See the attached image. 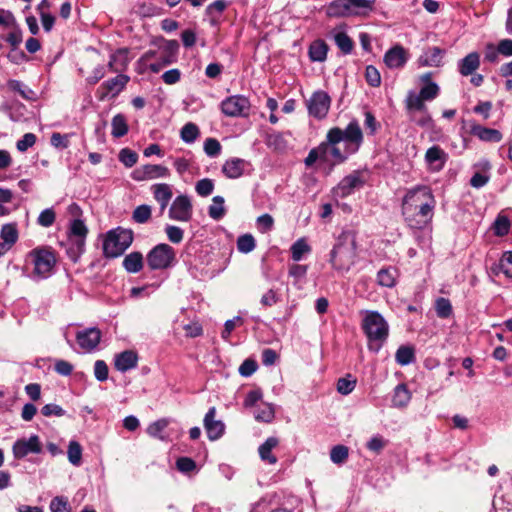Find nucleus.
I'll return each mask as SVG.
<instances>
[{"mask_svg":"<svg viewBox=\"0 0 512 512\" xmlns=\"http://www.w3.org/2000/svg\"><path fill=\"white\" fill-rule=\"evenodd\" d=\"M331 461L335 464H341L348 458V448L344 445H337L331 449Z\"/></svg>","mask_w":512,"mask_h":512,"instance_id":"50","label":"nucleus"},{"mask_svg":"<svg viewBox=\"0 0 512 512\" xmlns=\"http://www.w3.org/2000/svg\"><path fill=\"white\" fill-rule=\"evenodd\" d=\"M221 145L218 140L214 138L206 139L204 143V151L208 156L214 157L220 153Z\"/></svg>","mask_w":512,"mask_h":512,"instance_id":"61","label":"nucleus"},{"mask_svg":"<svg viewBox=\"0 0 512 512\" xmlns=\"http://www.w3.org/2000/svg\"><path fill=\"white\" fill-rule=\"evenodd\" d=\"M436 313L440 318H447L452 313V306L448 299L439 298L436 301Z\"/></svg>","mask_w":512,"mask_h":512,"instance_id":"54","label":"nucleus"},{"mask_svg":"<svg viewBox=\"0 0 512 512\" xmlns=\"http://www.w3.org/2000/svg\"><path fill=\"white\" fill-rule=\"evenodd\" d=\"M130 60L129 50L127 48H121L110 56L108 67L112 72H123L127 69Z\"/></svg>","mask_w":512,"mask_h":512,"instance_id":"20","label":"nucleus"},{"mask_svg":"<svg viewBox=\"0 0 512 512\" xmlns=\"http://www.w3.org/2000/svg\"><path fill=\"white\" fill-rule=\"evenodd\" d=\"M311 251L310 246L304 238L298 239L291 247L292 259L300 261L304 254Z\"/></svg>","mask_w":512,"mask_h":512,"instance_id":"40","label":"nucleus"},{"mask_svg":"<svg viewBox=\"0 0 512 512\" xmlns=\"http://www.w3.org/2000/svg\"><path fill=\"white\" fill-rule=\"evenodd\" d=\"M356 259V237L350 231L340 234L338 242L331 252L332 266L341 271H348Z\"/></svg>","mask_w":512,"mask_h":512,"instance_id":"2","label":"nucleus"},{"mask_svg":"<svg viewBox=\"0 0 512 512\" xmlns=\"http://www.w3.org/2000/svg\"><path fill=\"white\" fill-rule=\"evenodd\" d=\"M405 106L408 112L419 111L425 113L427 111L425 100L420 97L419 93L414 91L408 92L405 99Z\"/></svg>","mask_w":512,"mask_h":512,"instance_id":"32","label":"nucleus"},{"mask_svg":"<svg viewBox=\"0 0 512 512\" xmlns=\"http://www.w3.org/2000/svg\"><path fill=\"white\" fill-rule=\"evenodd\" d=\"M36 142V136L33 133H26L20 140L17 141V149L21 152L26 151L32 147Z\"/></svg>","mask_w":512,"mask_h":512,"instance_id":"63","label":"nucleus"},{"mask_svg":"<svg viewBox=\"0 0 512 512\" xmlns=\"http://www.w3.org/2000/svg\"><path fill=\"white\" fill-rule=\"evenodd\" d=\"M78 345L85 351H91L97 347L101 340V331L97 328H88L79 331L76 335Z\"/></svg>","mask_w":512,"mask_h":512,"instance_id":"17","label":"nucleus"},{"mask_svg":"<svg viewBox=\"0 0 512 512\" xmlns=\"http://www.w3.org/2000/svg\"><path fill=\"white\" fill-rule=\"evenodd\" d=\"M397 271L394 268H383L377 274V282L383 287L391 288L396 283Z\"/></svg>","mask_w":512,"mask_h":512,"instance_id":"36","label":"nucleus"},{"mask_svg":"<svg viewBox=\"0 0 512 512\" xmlns=\"http://www.w3.org/2000/svg\"><path fill=\"white\" fill-rule=\"evenodd\" d=\"M256 222H257L258 229L262 233H266V232L270 231L274 225V219L269 214H263V215L259 216L257 218Z\"/></svg>","mask_w":512,"mask_h":512,"instance_id":"60","label":"nucleus"},{"mask_svg":"<svg viewBox=\"0 0 512 512\" xmlns=\"http://www.w3.org/2000/svg\"><path fill=\"white\" fill-rule=\"evenodd\" d=\"M425 161L432 171H440L446 162V153L439 146H432L426 151Z\"/></svg>","mask_w":512,"mask_h":512,"instance_id":"21","label":"nucleus"},{"mask_svg":"<svg viewBox=\"0 0 512 512\" xmlns=\"http://www.w3.org/2000/svg\"><path fill=\"white\" fill-rule=\"evenodd\" d=\"M161 50L162 56L160 59L163 61V65H170L177 59L179 44L176 40H167L161 46Z\"/></svg>","mask_w":512,"mask_h":512,"instance_id":"31","label":"nucleus"},{"mask_svg":"<svg viewBox=\"0 0 512 512\" xmlns=\"http://www.w3.org/2000/svg\"><path fill=\"white\" fill-rule=\"evenodd\" d=\"M29 258L34 266L33 275L35 277L45 279L52 274L56 258L51 250L46 248L34 249L29 253Z\"/></svg>","mask_w":512,"mask_h":512,"instance_id":"7","label":"nucleus"},{"mask_svg":"<svg viewBox=\"0 0 512 512\" xmlns=\"http://www.w3.org/2000/svg\"><path fill=\"white\" fill-rule=\"evenodd\" d=\"M322 160L333 161L334 163H340L346 159V154L342 153L337 144L331 143L327 140L326 143L321 144Z\"/></svg>","mask_w":512,"mask_h":512,"instance_id":"27","label":"nucleus"},{"mask_svg":"<svg viewBox=\"0 0 512 512\" xmlns=\"http://www.w3.org/2000/svg\"><path fill=\"white\" fill-rule=\"evenodd\" d=\"M129 82V77L124 74H119L116 77L105 81L97 90V97L100 101L105 100L109 96H117Z\"/></svg>","mask_w":512,"mask_h":512,"instance_id":"13","label":"nucleus"},{"mask_svg":"<svg viewBox=\"0 0 512 512\" xmlns=\"http://www.w3.org/2000/svg\"><path fill=\"white\" fill-rule=\"evenodd\" d=\"M55 218V212L51 208H47L40 213L37 222L40 226L50 227L54 223Z\"/></svg>","mask_w":512,"mask_h":512,"instance_id":"57","label":"nucleus"},{"mask_svg":"<svg viewBox=\"0 0 512 512\" xmlns=\"http://www.w3.org/2000/svg\"><path fill=\"white\" fill-rule=\"evenodd\" d=\"M213 189L214 183L211 179L208 178L199 180L195 186L196 192L202 197L209 196L213 192Z\"/></svg>","mask_w":512,"mask_h":512,"instance_id":"53","label":"nucleus"},{"mask_svg":"<svg viewBox=\"0 0 512 512\" xmlns=\"http://www.w3.org/2000/svg\"><path fill=\"white\" fill-rule=\"evenodd\" d=\"M479 66L480 55L477 52H471L460 61L459 72L463 76L472 75Z\"/></svg>","mask_w":512,"mask_h":512,"instance_id":"30","label":"nucleus"},{"mask_svg":"<svg viewBox=\"0 0 512 512\" xmlns=\"http://www.w3.org/2000/svg\"><path fill=\"white\" fill-rule=\"evenodd\" d=\"M123 267L129 273H137L143 268V256L140 252H132L123 260Z\"/></svg>","mask_w":512,"mask_h":512,"instance_id":"33","label":"nucleus"},{"mask_svg":"<svg viewBox=\"0 0 512 512\" xmlns=\"http://www.w3.org/2000/svg\"><path fill=\"white\" fill-rule=\"evenodd\" d=\"M138 356L132 350L123 351L115 356L114 365L120 372H126L137 366Z\"/></svg>","mask_w":512,"mask_h":512,"instance_id":"23","label":"nucleus"},{"mask_svg":"<svg viewBox=\"0 0 512 512\" xmlns=\"http://www.w3.org/2000/svg\"><path fill=\"white\" fill-rule=\"evenodd\" d=\"M244 320L240 316H236L233 319L227 320L224 324V330L222 332V338L228 340L231 332L236 326L242 325Z\"/></svg>","mask_w":512,"mask_h":512,"instance_id":"58","label":"nucleus"},{"mask_svg":"<svg viewBox=\"0 0 512 512\" xmlns=\"http://www.w3.org/2000/svg\"><path fill=\"white\" fill-rule=\"evenodd\" d=\"M256 244L251 234H244L237 240V248L242 253H249L254 250Z\"/></svg>","mask_w":512,"mask_h":512,"instance_id":"47","label":"nucleus"},{"mask_svg":"<svg viewBox=\"0 0 512 512\" xmlns=\"http://www.w3.org/2000/svg\"><path fill=\"white\" fill-rule=\"evenodd\" d=\"M490 272L495 276L503 273L507 278H512V251L505 252L499 262L490 267Z\"/></svg>","mask_w":512,"mask_h":512,"instance_id":"28","label":"nucleus"},{"mask_svg":"<svg viewBox=\"0 0 512 512\" xmlns=\"http://www.w3.org/2000/svg\"><path fill=\"white\" fill-rule=\"evenodd\" d=\"M224 198L222 196H215L212 199V204L209 206V216L214 220H220L225 215Z\"/></svg>","mask_w":512,"mask_h":512,"instance_id":"37","label":"nucleus"},{"mask_svg":"<svg viewBox=\"0 0 512 512\" xmlns=\"http://www.w3.org/2000/svg\"><path fill=\"white\" fill-rule=\"evenodd\" d=\"M94 375L98 381H105L108 378V366L103 360H97L94 365Z\"/></svg>","mask_w":512,"mask_h":512,"instance_id":"62","label":"nucleus"},{"mask_svg":"<svg viewBox=\"0 0 512 512\" xmlns=\"http://www.w3.org/2000/svg\"><path fill=\"white\" fill-rule=\"evenodd\" d=\"M133 220L137 223H145L151 217V207L149 205H140L133 212Z\"/></svg>","mask_w":512,"mask_h":512,"instance_id":"52","label":"nucleus"},{"mask_svg":"<svg viewBox=\"0 0 512 512\" xmlns=\"http://www.w3.org/2000/svg\"><path fill=\"white\" fill-rule=\"evenodd\" d=\"M435 199L427 186H417L407 191L402 201V214L414 229L425 227L432 219Z\"/></svg>","mask_w":512,"mask_h":512,"instance_id":"1","label":"nucleus"},{"mask_svg":"<svg viewBox=\"0 0 512 512\" xmlns=\"http://www.w3.org/2000/svg\"><path fill=\"white\" fill-rule=\"evenodd\" d=\"M165 232L169 241L174 244H178L183 240L184 232L177 226L168 225Z\"/></svg>","mask_w":512,"mask_h":512,"instance_id":"56","label":"nucleus"},{"mask_svg":"<svg viewBox=\"0 0 512 512\" xmlns=\"http://www.w3.org/2000/svg\"><path fill=\"white\" fill-rule=\"evenodd\" d=\"M327 140L334 144L344 141L348 145H354L350 152H355L362 143L363 135L359 124L356 121H352L345 130L337 127L330 129L327 134Z\"/></svg>","mask_w":512,"mask_h":512,"instance_id":"6","label":"nucleus"},{"mask_svg":"<svg viewBox=\"0 0 512 512\" xmlns=\"http://www.w3.org/2000/svg\"><path fill=\"white\" fill-rule=\"evenodd\" d=\"M328 46L323 40L314 41L309 48V56L312 61L322 62L327 57Z\"/></svg>","mask_w":512,"mask_h":512,"instance_id":"35","label":"nucleus"},{"mask_svg":"<svg viewBox=\"0 0 512 512\" xmlns=\"http://www.w3.org/2000/svg\"><path fill=\"white\" fill-rule=\"evenodd\" d=\"M169 217L172 220L187 222L192 217V204L188 196H177L169 209Z\"/></svg>","mask_w":512,"mask_h":512,"instance_id":"11","label":"nucleus"},{"mask_svg":"<svg viewBox=\"0 0 512 512\" xmlns=\"http://www.w3.org/2000/svg\"><path fill=\"white\" fill-rule=\"evenodd\" d=\"M335 43L339 47V49L348 54L353 49V42L351 38L344 32H339L334 36Z\"/></svg>","mask_w":512,"mask_h":512,"instance_id":"46","label":"nucleus"},{"mask_svg":"<svg viewBox=\"0 0 512 512\" xmlns=\"http://www.w3.org/2000/svg\"><path fill=\"white\" fill-rule=\"evenodd\" d=\"M1 238L4 243L8 244V246H12L18 238V233L15 225L6 224L1 229Z\"/></svg>","mask_w":512,"mask_h":512,"instance_id":"45","label":"nucleus"},{"mask_svg":"<svg viewBox=\"0 0 512 512\" xmlns=\"http://www.w3.org/2000/svg\"><path fill=\"white\" fill-rule=\"evenodd\" d=\"M248 166V163L241 158L228 159L222 166L223 174L230 179L241 177Z\"/></svg>","mask_w":512,"mask_h":512,"instance_id":"22","label":"nucleus"},{"mask_svg":"<svg viewBox=\"0 0 512 512\" xmlns=\"http://www.w3.org/2000/svg\"><path fill=\"white\" fill-rule=\"evenodd\" d=\"M395 358L398 364L408 365L414 360V350L409 346H401L398 348Z\"/></svg>","mask_w":512,"mask_h":512,"instance_id":"42","label":"nucleus"},{"mask_svg":"<svg viewBox=\"0 0 512 512\" xmlns=\"http://www.w3.org/2000/svg\"><path fill=\"white\" fill-rule=\"evenodd\" d=\"M52 512H69V506L66 500L60 497H55L50 503Z\"/></svg>","mask_w":512,"mask_h":512,"instance_id":"64","label":"nucleus"},{"mask_svg":"<svg viewBox=\"0 0 512 512\" xmlns=\"http://www.w3.org/2000/svg\"><path fill=\"white\" fill-rule=\"evenodd\" d=\"M439 92L440 88L436 83H428L420 89L419 94L425 101H432L439 95Z\"/></svg>","mask_w":512,"mask_h":512,"instance_id":"49","label":"nucleus"},{"mask_svg":"<svg viewBox=\"0 0 512 512\" xmlns=\"http://www.w3.org/2000/svg\"><path fill=\"white\" fill-rule=\"evenodd\" d=\"M411 400V394L406 385H397L394 389L392 403L394 407L403 408L408 405Z\"/></svg>","mask_w":512,"mask_h":512,"instance_id":"34","label":"nucleus"},{"mask_svg":"<svg viewBox=\"0 0 512 512\" xmlns=\"http://www.w3.org/2000/svg\"><path fill=\"white\" fill-rule=\"evenodd\" d=\"M362 328L369 340V349L378 352L388 337V323L378 312L368 311L363 319Z\"/></svg>","mask_w":512,"mask_h":512,"instance_id":"3","label":"nucleus"},{"mask_svg":"<svg viewBox=\"0 0 512 512\" xmlns=\"http://www.w3.org/2000/svg\"><path fill=\"white\" fill-rule=\"evenodd\" d=\"M67 457L72 465L80 466L82 462V447L77 441L69 442Z\"/></svg>","mask_w":512,"mask_h":512,"instance_id":"39","label":"nucleus"},{"mask_svg":"<svg viewBox=\"0 0 512 512\" xmlns=\"http://www.w3.org/2000/svg\"><path fill=\"white\" fill-rule=\"evenodd\" d=\"M470 133L484 142L497 143L502 140V134L499 130L486 128L475 123L471 125Z\"/></svg>","mask_w":512,"mask_h":512,"instance_id":"24","label":"nucleus"},{"mask_svg":"<svg viewBox=\"0 0 512 512\" xmlns=\"http://www.w3.org/2000/svg\"><path fill=\"white\" fill-rule=\"evenodd\" d=\"M69 231L71 237H76L75 245L79 253H82L84 249L85 238L88 233L86 225L80 219H73V221L70 223Z\"/></svg>","mask_w":512,"mask_h":512,"instance_id":"25","label":"nucleus"},{"mask_svg":"<svg viewBox=\"0 0 512 512\" xmlns=\"http://www.w3.org/2000/svg\"><path fill=\"white\" fill-rule=\"evenodd\" d=\"M356 386V379L351 375L340 378L337 382V391L342 395L350 394Z\"/></svg>","mask_w":512,"mask_h":512,"instance_id":"44","label":"nucleus"},{"mask_svg":"<svg viewBox=\"0 0 512 512\" xmlns=\"http://www.w3.org/2000/svg\"><path fill=\"white\" fill-rule=\"evenodd\" d=\"M387 445V440L380 435L373 436L366 444L368 450L380 453Z\"/></svg>","mask_w":512,"mask_h":512,"instance_id":"55","label":"nucleus"},{"mask_svg":"<svg viewBox=\"0 0 512 512\" xmlns=\"http://www.w3.org/2000/svg\"><path fill=\"white\" fill-rule=\"evenodd\" d=\"M279 444V439L276 437H269L266 441L260 445L258 452L262 461H265L271 465L277 463V458L272 454V450Z\"/></svg>","mask_w":512,"mask_h":512,"instance_id":"29","label":"nucleus"},{"mask_svg":"<svg viewBox=\"0 0 512 512\" xmlns=\"http://www.w3.org/2000/svg\"><path fill=\"white\" fill-rule=\"evenodd\" d=\"M376 0H334L326 8L331 18L367 16L373 11Z\"/></svg>","mask_w":512,"mask_h":512,"instance_id":"4","label":"nucleus"},{"mask_svg":"<svg viewBox=\"0 0 512 512\" xmlns=\"http://www.w3.org/2000/svg\"><path fill=\"white\" fill-rule=\"evenodd\" d=\"M365 77L368 84L372 87H378L381 83L380 73L374 66H367Z\"/></svg>","mask_w":512,"mask_h":512,"instance_id":"59","label":"nucleus"},{"mask_svg":"<svg viewBox=\"0 0 512 512\" xmlns=\"http://www.w3.org/2000/svg\"><path fill=\"white\" fill-rule=\"evenodd\" d=\"M112 131L111 134L116 137L120 138L127 134L128 132V125L126 122L125 117L122 114H117L112 119Z\"/></svg>","mask_w":512,"mask_h":512,"instance_id":"38","label":"nucleus"},{"mask_svg":"<svg viewBox=\"0 0 512 512\" xmlns=\"http://www.w3.org/2000/svg\"><path fill=\"white\" fill-rule=\"evenodd\" d=\"M170 175L167 167L158 164H146L133 170L131 176L135 181L166 178Z\"/></svg>","mask_w":512,"mask_h":512,"instance_id":"12","label":"nucleus"},{"mask_svg":"<svg viewBox=\"0 0 512 512\" xmlns=\"http://www.w3.org/2000/svg\"><path fill=\"white\" fill-rule=\"evenodd\" d=\"M493 228H494V232L497 236L506 235L509 232V228H510V221H509L508 217L501 215V214L498 215V217L496 218V220L494 222Z\"/></svg>","mask_w":512,"mask_h":512,"instance_id":"51","label":"nucleus"},{"mask_svg":"<svg viewBox=\"0 0 512 512\" xmlns=\"http://www.w3.org/2000/svg\"><path fill=\"white\" fill-rule=\"evenodd\" d=\"M215 416L216 408L211 407L203 420L207 436L212 441L219 439L223 435L225 429L224 423L220 420H215Z\"/></svg>","mask_w":512,"mask_h":512,"instance_id":"16","label":"nucleus"},{"mask_svg":"<svg viewBox=\"0 0 512 512\" xmlns=\"http://www.w3.org/2000/svg\"><path fill=\"white\" fill-rule=\"evenodd\" d=\"M445 51L439 47H431L419 56L417 63L419 67H440Z\"/></svg>","mask_w":512,"mask_h":512,"instance_id":"19","label":"nucleus"},{"mask_svg":"<svg viewBox=\"0 0 512 512\" xmlns=\"http://www.w3.org/2000/svg\"><path fill=\"white\" fill-rule=\"evenodd\" d=\"M119 161L126 167L130 168L137 163L138 155L129 148H123L119 152Z\"/></svg>","mask_w":512,"mask_h":512,"instance_id":"48","label":"nucleus"},{"mask_svg":"<svg viewBox=\"0 0 512 512\" xmlns=\"http://www.w3.org/2000/svg\"><path fill=\"white\" fill-rule=\"evenodd\" d=\"M175 258V250L170 245L161 243L148 253L147 263L152 270H162L171 267Z\"/></svg>","mask_w":512,"mask_h":512,"instance_id":"8","label":"nucleus"},{"mask_svg":"<svg viewBox=\"0 0 512 512\" xmlns=\"http://www.w3.org/2000/svg\"><path fill=\"white\" fill-rule=\"evenodd\" d=\"M181 139L186 143L194 142L199 136V129L194 123H187L181 129Z\"/></svg>","mask_w":512,"mask_h":512,"instance_id":"43","label":"nucleus"},{"mask_svg":"<svg viewBox=\"0 0 512 512\" xmlns=\"http://www.w3.org/2000/svg\"><path fill=\"white\" fill-rule=\"evenodd\" d=\"M13 455L17 459L24 458L29 453L38 454L42 451V445L37 435L28 439H19L13 445Z\"/></svg>","mask_w":512,"mask_h":512,"instance_id":"15","label":"nucleus"},{"mask_svg":"<svg viewBox=\"0 0 512 512\" xmlns=\"http://www.w3.org/2000/svg\"><path fill=\"white\" fill-rule=\"evenodd\" d=\"M132 241L133 234L130 230L122 228L111 230L105 237L103 252L106 257H118L131 245Z\"/></svg>","mask_w":512,"mask_h":512,"instance_id":"5","label":"nucleus"},{"mask_svg":"<svg viewBox=\"0 0 512 512\" xmlns=\"http://www.w3.org/2000/svg\"><path fill=\"white\" fill-rule=\"evenodd\" d=\"M155 200L160 204L161 211L163 212L172 198V189L169 184L158 183L151 187Z\"/></svg>","mask_w":512,"mask_h":512,"instance_id":"26","label":"nucleus"},{"mask_svg":"<svg viewBox=\"0 0 512 512\" xmlns=\"http://www.w3.org/2000/svg\"><path fill=\"white\" fill-rule=\"evenodd\" d=\"M363 184L362 174L359 171H354L339 182L333 189V194L335 197L344 198L352 194L355 189L362 187Z\"/></svg>","mask_w":512,"mask_h":512,"instance_id":"14","label":"nucleus"},{"mask_svg":"<svg viewBox=\"0 0 512 512\" xmlns=\"http://www.w3.org/2000/svg\"><path fill=\"white\" fill-rule=\"evenodd\" d=\"M408 60L407 50L396 45L389 49L384 55V63L391 69H398L403 67Z\"/></svg>","mask_w":512,"mask_h":512,"instance_id":"18","label":"nucleus"},{"mask_svg":"<svg viewBox=\"0 0 512 512\" xmlns=\"http://www.w3.org/2000/svg\"><path fill=\"white\" fill-rule=\"evenodd\" d=\"M331 105L330 96L322 90L314 92L307 101L309 115L317 119H324Z\"/></svg>","mask_w":512,"mask_h":512,"instance_id":"9","label":"nucleus"},{"mask_svg":"<svg viewBox=\"0 0 512 512\" xmlns=\"http://www.w3.org/2000/svg\"><path fill=\"white\" fill-rule=\"evenodd\" d=\"M168 425H169V420L159 419V420L151 423L147 427V433L151 437L164 440V436L162 435V432L167 428Z\"/></svg>","mask_w":512,"mask_h":512,"instance_id":"41","label":"nucleus"},{"mask_svg":"<svg viewBox=\"0 0 512 512\" xmlns=\"http://www.w3.org/2000/svg\"><path fill=\"white\" fill-rule=\"evenodd\" d=\"M250 109L248 98L240 95L231 96L221 103L222 112L229 117L247 116Z\"/></svg>","mask_w":512,"mask_h":512,"instance_id":"10","label":"nucleus"}]
</instances>
